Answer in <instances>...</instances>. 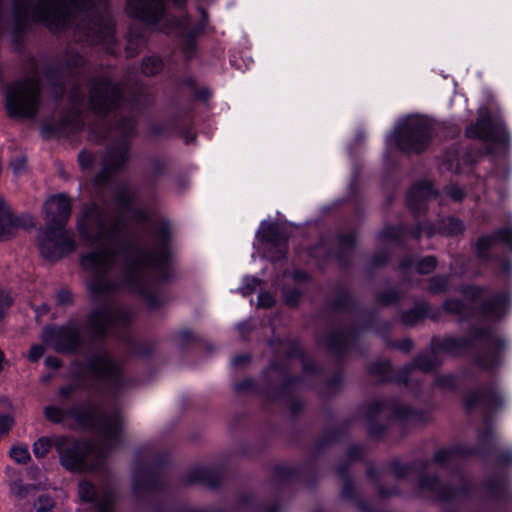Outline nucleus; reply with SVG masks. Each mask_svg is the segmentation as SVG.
<instances>
[{"instance_id": "f257e3e1", "label": "nucleus", "mask_w": 512, "mask_h": 512, "mask_svg": "<svg viewBox=\"0 0 512 512\" xmlns=\"http://www.w3.org/2000/svg\"><path fill=\"white\" fill-rule=\"evenodd\" d=\"M132 192L126 186L117 189L114 202L121 213H127L147 230L148 245L132 244V230L123 217H113L106 209L89 205L78 220L81 240L93 247L82 257V265L94 273L89 288L94 294L113 289L103 274L118 261H123L119 288L142 296L151 308L161 305L152 276L168 280L171 275L170 229L166 222L154 221L142 210L132 208Z\"/></svg>"}, {"instance_id": "f03ea898", "label": "nucleus", "mask_w": 512, "mask_h": 512, "mask_svg": "<svg viewBox=\"0 0 512 512\" xmlns=\"http://www.w3.org/2000/svg\"><path fill=\"white\" fill-rule=\"evenodd\" d=\"M104 0H29L21 12L23 16L42 22L51 30H61L74 25L91 44L101 45L113 52L116 43L114 22L109 13L98 6Z\"/></svg>"}, {"instance_id": "7ed1b4c3", "label": "nucleus", "mask_w": 512, "mask_h": 512, "mask_svg": "<svg viewBox=\"0 0 512 512\" xmlns=\"http://www.w3.org/2000/svg\"><path fill=\"white\" fill-rule=\"evenodd\" d=\"M132 319L133 313L129 309L105 303L86 317L83 328L72 322L64 326L47 327L43 330L42 340L58 352H71L86 341L102 340L107 333L125 327Z\"/></svg>"}, {"instance_id": "20e7f679", "label": "nucleus", "mask_w": 512, "mask_h": 512, "mask_svg": "<svg viewBox=\"0 0 512 512\" xmlns=\"http://www.w3.org/2000/svg\"><path fill=\"white\" fill-rule=\"evenodd\" d=\"M98 430L104 437L105 446L116 444L120 432L121 415L119 411L113 410L101 414L95 422ZM54 447L60 458L63 467L70 471L95 470L100 466L104 455V448H95L88 443L79 442L65 436L55 437Z\"/></svg>"}, {"instance_id": "39448f33", "label": "nucleus", "mask_w": 512, "mask_h": 512, "mask_svg": "<svg viewBox=\"0 0 512 512\" xmlns=\"http://www.w3.org/2000/svg\"><path fill=\"white\" fill-rule=\"evenodd\" d=\"M45 229L40 231L38 246L41 254L49 260H57L75 248L73 233L64 227L71 215L70 199L55 195L44 204Z\"/></svg>"}, {"instance_id": "423d86ee", "label": "nucleus", "mask_w": 512, "mask_h": 512, "mask_svg": "<svg viewBox=\"0 0 512 512\" xmlns=\"http://www.w3.org/2000/svg\"><path fill=\"white\" fill-rule=\"evenodd\" d=\"M96 383H104L115 388L122 386L120 364L104 349H98L87 356L86 363L78 371L77 377L69 385L59 389L62 397H68L79 388H94Z\"/></svg>"}, {"instance_id": "0eeeda50", "label": "nucleus", "mask_w": 512, "mask_h": 512, "mask_svg": "<svg viewBox=\"0 0 512 512\" xmlns=\"http://www.w3.org/2000/svg\"><path fill=\"white\" fill-rule=\"evenodd\" d=\"M41 83L38 75L9 84L5 92V108L14 119H33L41 106Z\"/></svg>"}, {"instance_id": "6e6552de", "label": "nucleus", "mask_w": 512, "mask_h": 512, "mask_svg": "<svg viewBox=\"0 0 512 512\" xmlns=\"http://www.w3.org/2000/svg\"><path fill=\"white\" fill-rule=\"evenodd\" d=\"M433 132V123L428 118L409 117L397 129L396 142L405 152H421L428 146Z\"/></svg>"}, {"instance_id": "1a4fd4ad", "label": "nucleus", "mask_w": 512, "mask_h": 512, "mask_svg": "<svg viewBox=\"0 0 512 512\" xmlns=\"http://www.w3.org/2000/svg\"><path fill=\"white\" fill-rule=\"evenodd\" d=\"M122 100V88L107 78H96L91 83L89 105L91 110L104 115L119 107Z\"/></svg>"}, {"instance_id": "9d476101", "label": "nucleus", "mask_w": 512, "mask_h": 512, "mask_svg": "<svg viewBox=\"0 0 512 512\" xmlns=\"http://www.w3.org/2000/svg\"><path fill=\"white\" fill-rule=\"evenodd\" d=\"M466 134L471 138L498 144H505L508 140V132L504 123L493 121L486 111L481 112L476 123L467 128Z\"/></svg>"}, {"instance_id": "9b49d317", "label": "nucleus", "mask_w": 512, "mask_h": 512, "mask_svg": "<svg viewBox=\"0 0 512 512\" xmlns=\"http://www.w3.org/2000/svg\"><path fill=\"white\" fill-rule=\"evenodd\" d=\"M129 145L126 139L109 147L102 160L101 172L95 177V185H105L111 176L121 171L127 163Z\"/></svg>"}, {"instance_id": "f8f14e48", "label": "nucleus", "mask_w": 512, "mask_h": 512, "mask_svg": "<svg viewBox=\"0 0 512 512\" xmlns=\"http://www.w3.org/2000/svg\"><path fill=\"white\" fill-rule=\"evenodd\" d=\"M476 339L485 338V346L476 356V363L483 369H493L502 360V353L506 347V341L493 334L490 330L476 332Z\"/></svg>"}, {"instance_id": "ddd939ff", "label": "nucleus", "mask_w": 512, "mask_h": 512, "mask_svg": "<svg viewBox=\"0 0 512 512\" xmlns=\"http://www.w3.org/2000/svg\"><path fill=\"white\" fill-rule=\"evenodd\" d=\"M44 415L47 420L53 423H60L67 418L73 419L80 425H89L97 422L96 413L89 404L73 405L69 409H64L54 405H48L44 408Z\"/></svg>"}, {"instance_id": "4468645a", "label": "nucleus", "mask_w": 512, "mask_h": 512, "mask_svg": "<svg viewBox=\"0 0 512 512\" xmlns=\"http://www.w3.org/2000/svg\"><path fill=\"white\" fill-rule=\"evenodd\" d=\"M127 12L148 24H156L164 14V1L128 0Z\"/></svg>"}, {"instance_id": "2eb2a0df", "label": "nucleus", "mask_w": 512, "mask_h": 512, "mask_svg": "<svg viewBox=\"0 0 512 512\" xmlns=\"http://www.w3.org/2000/svg\"><path fill=\"white\" fill-rule=\"evenodd\" d=\"M262 238L266 243L269 258L277 261L285 257L287 253L286 233L277 224H269L262 229Z\"/></svg>"}, {"instance_id": "dca6fc26", "label": "nucleus", "mask_w": 512, "mask_h": 512, "mask_svg": "<svg viewBox=\"0 0 512 512\" xmlns=\"http://www.w3.org/2000/svg\"><path fill=\"white\" fill-rule=\"evenodd\" d=\"M78 493L82 500L95 502L97 512H114L113 495L105 489H103L101 493H98L92 483L83 480L79 483Z\"/></svg>"}, {"instance_id": "f3484780", "label": "nucleus", "mask_w": 512, "mask_h": 512, "mask_svg": "<svg viewBox=\"0 0 512 512\" xmlns=\"http://www.w3.org/2000/svg\"><path fill=\"white\" fill-rule=\"evenodd\" d=\"M503 402V395L498 388L476 391L466 397V405L469 408L481 405L487 409H493L500 407Z\"/></svg>"}, {"instance_id": "a211bd4d", "label": "nucleus", "mask_w": 512, "mask_h": 512, "mask_svg": "<svg viewBox=\"0 0 512 512\" xmlns=\"http://www.w3.org/2000/svg\"><path fill=\"white\" fill-rule=\"evenodd\" d=\"M176 26L184 38L182 41V51L187 58L191 57L196 49L194 38L203 30L204 24L193 25L188 18H184L177 21Z\"/></svg>"}, {"instance_id": "6ab92c4d", "label": "nucleus", "mask_w": 512, "mask_h": 512, "mask_svg": "<svg viewBox=\"0 0 512 512\" xmlns=\"http://www.w3.org/2000/svg\"><path fill=\"white\" fill-rule=\"evenodd\" d=\"M508 302L507 294H496L483 303L481 313L484 317L489 319H500L506 312Z\"/></svg>"}, {"instance_id": "aec40b11", "label": "nucleus", "mask_w": 512, "mask_h": 512, "mask_svg": "<svg viewBox=\"0 0 512 512\" xmlns=\"http://www.w3.org/2000/svg\"><path fill=\"white\" fill-rule=\"evenodd\" d=\"M436 191L433 188L432 183L423 181L415 184L408 195V204L413 210L421 209V205L418 203L422 200H427L431 197H436Z\"/></svg>"}, {"instance_id": "412c9836", "label": "nucleus", "mask_w": 512, "mask_h": 512, "mask_svg": "<svg viewBox=\"0 0 512 512\" xmlns=\"http://www.w3.org/2000/svg\"><path fill=\"white\" fill-rule=\"evenodd\" d=\"M496 242H504L506 244L512 243V229L503 228L495 231L492 235L483 236L477 242L478 254L481 257L485 256V253L492 247Z\"/></svg>"}, {"instance_id": "4be33fe9", "label": "nucleus", "mask_w": 512, "mask_h": 512, "mask_svg": "<svg viewBox=\"0 0 512 512\" xmlns=\"http://www.w3.org/2000/svg\"><path fill=\"white\" fill-rule=\"evenodd\" d=\"M188 482H201L210 487H215L219 483V477L212 470L200 467L188 474Z\"/></svg>"}, {"instance_id": "5701e85b", "label": "nucleus", "mask_w": 512, "mask_h": 512, "mask_svg": "<svg viewBox=\"0 0 512 512\" xmlns=\"http://www.w3.org/2000/svg\"><path fill=\"white\" fill-rule=\"evenodd\" d=\"M470 346V343L465 338H445L439 343V349L453 354L458 355L464 351H466Z\"/></svg>"}, {"instance_id": "b1692460", "label": "nucleus", "mask_w": 512, "mask_h": 512, "mask_svg": "<svg viewBox=\"0 0 512 512\" xmlns=\"http://www.w3.org/2000/svg\"><path fill=\"white\" fill-rule=\"evenodd\" d=\"M402 269H410L415 267L419 274H428L436 267V259L433 256L425 257L418 261H404L402 263Z\"/></svg>"}, {"instance_id": "393cba45", "label": "nucleus", "mask_w": 512, "mask_h": 512, "mask_svg": "<svg viewBox=\"0 0 512 512\" xmlns=\"http://www.w3.org/2000/svg\"><path fill=\"white\" fill-rule=\"evenodd\" d=\"M153 481L154 477L149 471L136 470L133 474V488L135 491L151 489Z\"/></svg>"}, {"instance_id": "a878e982", "label": "nucleus", "mask_w": 512, "mask_h": 512, "mask_svg": "<svg viewBox=\"0 0 512 512\" xmlns=\"http://www.w3.org/2000/svg\"><path fill=\"white\" fill-rule=\"evenodd\" d=\"M420 486L423 489H429L435 493H438L442 499H447L454 496V493L447 492L446 489H442L437 478L422 477L420 480Z\"/></svg>"}, {"instance_id": "bb28decb", "label": "nucleus", "mask_w": 512, "mask_h": 512, "mask_svg": "<svg viewBox=\"0 0 512 512\" xmlns=\"http://www.w3.org/2000/svg\"><path fill=\"white\" fill-rule=\"evenodd\" d=\"M349 336L345 332H337L327 339L326 345L333 352H340L348 345Z\"/></svg>"}, {"instance_id": "cd10ccee", "label": "nucleus", "mask_w": 512, "mask_h": 512, "mask_svg": "<svg viewBox=\"0 0 512 512\" xmlns=\"http://www.w3.org/2000/svg\"><path fill=\"white\" fill-rule=\"evenodd\" d=\"M428 311V305L426 303H421L417 305L414 309L407 311L403 314L402 320L406 325H414L419 320H421Z\"/></svg>"}, {"instance_id": "c85d7f7f", "label": "nucleus", "mask_w": 512, "mask_h": 512, "mask_svg": "<svg viewBox=\"0 0 512 512\" xmlns=\"http://www.w3.org/2000/svg\"><path fill=\"white\" fill-rule=\"evenodd\" d=\"M439 230L443 234L456 235L463 230V224L458 219L448 217L441 221Z\"/></svg>"}, {"instance_id": "c756f323", "label": "nucleus", "mask_w": 512, "mask_h": 512, "mask_svg": "<svg viewBox=\"0 0 512 512\" xmlns=\"http://www.w3.org/2000/svg\"><path fill=\"white\" fill-rule=\"evenodd\" d=\"M55 438L42 437L33 444V453L37 458L45 457L54 446Z\"/></svg>"}, {"instance_id": "7c9ffc66", "label": "nucleus", "mask_w": 512, "mask_h": 512, "mask_svg": "<svg viewBox=\"0 0 512 512\" xmlns=\"http://www.w3.org/2000/svg\"><path fill=\"white\" fill-rule=\"evenodd\" d=\"M162 61L156 56L146 58L142 63V71L148 76H153L161 71Z\"/></svg>"}, {"instance_id": "2f4dec72", "label": "nucleus", "mask_w": 512, "mask_h": 512, "mask_svg": "<svg viewBox=\"0 0 512 512\" xmlns=\"http://www.w3.org/2000/svg\"><path fill=\"white\" fill-rule=\"evenodd\" d=\"M461 454L459 449H445L435 453L434 460L439 464H446L455 461V459Z\"/></svg>"}, {"instance_id": "473e14b6", "label": "nucleus", "mask_w": 512, "mask_h": 512, "mask_svg": "<svg viewBox=\"0 0 512 512\" xmlns=\"http://www.w3.org/2000/svg\"><path fill=\"white\" fill-rule=\"evenodd\" d=\"M437 365H438V362L433 353L420 355L416 359V366L424 372H428V371L432 370Z\"/></svg>"}, {"instance_id": "72a5a7b5", "label": "nucleus", "mask_w": 512, "mask_h": 512, "mask_svg": "<svg viewBox=\"0 0 512 512\" xmlns=\"http://www.w3.org/2000/svg\"><path fill=\"white\" fill-rule=\"evenodd\" d=\"M11 458L18 464H26L30 460V453L25 446H15L10 449Z\"/></svg>"}, {"instance_id": "f704fd0d", "label": "nucleus", "mask_w": 512, "mask_h": 512, "mask_svg": "<svg viewBox=\"0 0 512 512\" xmlns=\"http://www.w3.org/2000/svg\"><path fill=\"white\" fill-rule=\"evenodd\" d=\"M448 281L446 277L437 276L430 280L429 290L433 293H440L447 289Z\"/></svg>"}, {"instance_id": "c9c22d12", "label": "nucleus", "mask_w": 512, "mask_h": 512, "mask_svg": "<svg viewBox=\"0 0 512 512\" xmlns=\"http://www.w3.org/2000/svg\"><path fill=\"white\" fill-rule=\"evenodd\" d=\"M2 221L0 218V240L6 239L13 233L14 228L16 227V221L14 217H9V221Z\"/></svg>"}, {"instance_id": "e433bc0d", "label": "nucleus", "mask_w": 512, "mask_h": 512, "mask_svg": "<svg viewBox=\"0 0 512 512\" xmlns=\"http://www.w3.org/2000/svg\"><path fill=\"white\" fill-rule=\"evenodd\" d=\"M117 128L120 130L124 137H127L134 131L135 120L132 117L124 118L119 121Z\"/></svg>"}, {"instance_id": "4c0bfd02", "label": "nucleus", "mask_w": 512, "mask_h": 512, "mask_svg": "<svg viewBox=\"0 0 512 512\" xmlns=\"http://www.w3.org/2000/svg\"><path fill=\"white\" fill-rule=\"evenodd\" d=\"M436 385L443 389H452L456 386V378L452 375H442L436 379Z\"/></svg>"}, {"instance_id": "58836bf2", "label": "nucleus", "mask_w": 512, "mask_h": 512, "mask_svg": "<svg viewBox=\"0 0 512 512\" xmlns=\"http://www.w3.org/2000/svg\"><path fill=\"white\" fill-rule=\"evenodd\" d=\"M14 424V419L7 414L0 415V437L9 432Z\"/></svg>"}, {"instance_id": "ea45409f", "label": "nucleus", "mask_w": 512, "mask_h": 512, "mask_svg": "<svg viewBox=\"0 0 512 512\" xmlns=\"http://www.w3.org/2000/svg\"><path fill=\"white\" fill-rule=\"evenodd\" d=\"M14 174H21L26 168V157L25 156H17L15 159L11 161L10 164Z\"/></svg>"}, {"instance_id": "a19ab883", "label": "nucleus", "mask_w": 512, "mask_h": 512, "mask_svg": "<svg viewBox=\"0 0 512 512\" xmlns=\"http://www.w3.org/2000/svg\"><path fill=\"white\" fill-rule=\"evenodd\" d=\"M44 352H45V349L42 345L35 344L30 348L29 353H28V358L31 362H36L42 357Z\"/></svg>"}, {"instance_id": "79ce46f5", "label": "nucleus", "mask_w": 512, "mask_h": 512, "mask_svg": "<svg viewBox=\"0 0 512 512\" xmlns=\"http://www.w3.org/2000/svg\"><path fill=\"white\" fill-rule=\"evenodd\" d=\"M443 306L450 313H461L464 308V305L458 300H447Z\"/></svg>"}, {"instance_id": "37998d69", "label": "nucleus", "mask_w": 512, "mask_h": 512, "mask_svg": "<svg viewBox=\"0 0 512 512\" xmlns=\"http://www.w3.org/2000/svg\"><path fill=\"white\" fill-rule=\"evenodd\" d=\"M446 193L454 201H461L465 195L463 190L456 185H451V186L447 187Z\"/></svg>"}, {"instance_id": "c03bdc74", "label": "nucleus", "mask_w": 512, "mask_h": 512, "mask_svg": "<svg viewBox=\"0 0 512 512\" xmlns=\"http://www.w3.org/2000/svg\"><path fill=\"white\" fill-rule=\"evenodd\" d=\"M11 489L16 496L24 498L28 494L30 487L24 486L21 481H15Z\"/></svg>"}, {"instance_id": "a18cd8bd", "label": "nucleus", "mask_w": 512, "mask_h": 512, "mask_svg": "<svg viewBox=\"0 0 512 512\" xmlns=\"http://www.w3.org/2000/svg\"><path fill=\"white\" fill-rule=\"evenodd\" d=\"M52 507V500L48 496H40L35 508L38 512H44Z\"/></svg>"}, {"instance_id": "49530a36", "label": "nucleus", "mask_w": 512, "mask_h": 512, "mask_svg": "<svg viewBox=\"0 0 512 512\" xmlns=\"http://www.w3.org/2000/svg\"><path fill=\"white\" fill-rule=\"evenodd\" d=\"M93 162V156L88 152H81L79 154V163L83 169L89 168Z\"/></svg>"}, {"instance_id": "de8ad7c7", "label": "nucleus", "mask_w": 512, "mask_h": 512, "mask_svg": "<svg viewBox=\"0 0 512 512\" xmlns=\"http://www.w3.org/2000/svg\"><path fill=\"white\" fill-rule=\"evenodd\" d=\"M399 234H400L399 229L394 228V227H389V228H386L382 232V237L385 240H396L398 238Z\"/></svg>"}, {"instance_id": "09e8293b", "label": "nucleus", "mask_w": 512, "mask_h": 512, "mask_svg": "<svg viewBox=\"0 0 512 512\" xmlns=\"http://www.w3.org/2000/svg\"><path fill=\"white\" fill-rule=\"evenodd\" d=\"M12 300L8 294L4 291L0 290V318L2 317V313L4 308H7L11 305Z\"/></svg>"}, {"instance_id": "8fccbe9b", "label": "nucleus", "mask_w": 512, "mask_h": 512, "mask_svg": "<svg viewBox=\"0 0 512 512\" xmlns=\"http://www.w3.org/2000/svg\"><path fill=\"white\" fill-rule=\"evenodd\" d=\"M258 303L262 307L269 308L273 305L274 300L270 294H261L258 298Z\"/></svg>"}, {"instance_id": "3c124183", "label": "nucleus", "mask_w": 512, "mask_h": 512, "mask_svg": "<svg viewBox=\"0 0 512 512\" xmlns=\"http://www.w3.org/2000/svg\"><path fill=\"white\" fill-rule=\"evenodd\" d=\"M13 215L11 214L8 206L6 205V203L0 198V218L2 219V221H9V217H12Z\"/></svg>"}, {"instance_id": "603ef678", "label": "nucleus", "mask_w": 512, "mask_h": 512, "mask_svg": "<svg viewBox=\"0 0 512 512\" xmlns=\"http://www.w3.org/2000/svg\"><path fill=\"white\" fill-rule=\"evenodd\" d=\"M142 43H143L142 40L138 41L136 39H133L132 34H130V36L128 38V43L126 46V51H138V48Z\"/></svg>"}, {"instance_id": "864d4df0", "label": "nucleus", "mask_w": 512, "mask_h": 512, "mask_svg": "<svg viewBox=\"0 0 512 512\" xmlns=\"http://www.w3.org/2000/svg\"><path fill=\"white\" fill-rule=\"evenodd\" d=\"M249 361V356L247 354L238 355L232 359V365L238 367L242 364H245Z\"/></svg>"}, {"instance_id": "5fc2aeb1", "label": "nucleus", "mask_w": 512, "mask_h": 512, "mask_svg": "<svg viewBox=\"0 0 512 512\" xmlns=\"http://www.w3.org/2000/svg\"><path fill=\"white\" fill-rule=\"evenodd\" d=\"M354 236L352 234L346 235L341 238V246L343 248H351L354 244Z\"/></svg>"}, {"instance_id": "6e6d98bb", "label": "nucleus", "mask_w": 512, "mask_h": 512, "mask_svg": "<svg viewBox=\"0 0 512 512\" xmlns=\"http://www.w3.org/2000/svg\"><path fill=\"white\" fill-rule=\"evenodd\" d=\"M45 364L48 367L56 369V368H58L60 366V361H59V359L57 357L48 356L45 359Z\"/></svg>"}, {"instance_id": "4d7b16f0", "label": "nucleus", "mask_w": 512, "mask_h": 512, "mask_svg": "<svg viewBox=\"0 0 512 512\" xmlns=\"http://www.w3.org/2000/svg\"><path fill=\"white\" fill-rule=\"evenodd\" d=\"M83 63H84V59L80 55H74L68 61V65L74 66V67L82 65Z\"/></svg>"}, {"instance_id": "13d9d810", "label": "nucleus", "mask_w": 512, "mask_h": 512, "mask_svg": "<svg viewBox=\"0 0 512 512\" xmlns=\"http://www.w3.org/2000/svg\"><path fill=\"white\" fill-rule=\"evenodd\" d=\"M300 294L295 290L291 293V296L286 297V302L290 305H294L299 298Z\"/></svg>"}, {"instance_id": "bf43d9fd", "label": "nucleus", "mask_w": 512, "mask_h": 512, "mask_svg": "<svg viewBox=\"0 0 512 512\" xmlns=\"http://www.w3.org/2000/svg\"><path fill=\"white\" fill-rule=\"evenodd\" d=\"M247 287L251 290H254L259 285V280L257 278H247Z\"/></svg>"}, {"instance_id": "052dcab7", "label": "nucleus", "mask_w": 512, "mask_h": 512, "mask_svg": "<svg viewBox=\"0 0 512 512\" xmlns=\"http://www.w3.org/2000/svg\"><path fill=\"white\" fill-rule=\"evenodd\" d=\"M72 99L75 105L83 102V96L82 94L80 95L77 90L72 92Z\"/></svg>"}, {"instance_id": "680f3d73", "label": "nucleus", "mask_w": 512, "mask_h": 512, "mask_svg": "<svg viewBox=\"0 0 512 512\" xmlns=\"http://www.w3.org/2000/svg\"><path fill=\"white\" fill-rule=\"evenodd\" d=\"M412 347V343L410 340H404L400 345V349L408 351Z\"/></svg>"}, {"instance_id": "e2e57ef3", "label": "nucleus", "mask_w": 512, "mask_h": 512, "mask_svg": "<svg viewBox=\"0 0 512 512\" xmlns=\"http://www.w3.org/2000/svg\"><path fill=\"white\" fill-rule=\"evenodd\" d=\"M81 126H82V122L79 118V115H77L73 121V129L78 130L81 128Z\"/></svg>"}, {"instance_id": "0e129e2a", "label": "nucleus", "mask_w": 512, "mask_h": 512, "mask_svg": "<svg viewBox=\"0 0 512 512\" xmlns=\"http://www.w3.org/2000/svg\"><path fill=\"white\" fill-rule=\"evenodd\" d=\"M252 385H253V381L252 380H246L242 384H240L238 389H246V388L251 387Z\"/></svg>"}, {"instance_id": "69168bd1", "label": "nucleus", "mask_w": 512, "mask_h": 512, "mask_svg": "<svg viewBox=\"0 0 512 512\" xmlns=\"http://www.w3.org/2000/svg\"><path fill=\"white\" fill-rule=\"evenodd\" d=\"M470 292L473 296H476L480 293V289L479 288H470Z\"/></svg>"}, {"instance_id": "338daca9", "label": "nucleus", "mask_w": 512, "mask_h": 512, "mask_svg": "<svg viewBox=\"0 0 512 512\" xmlns=\"http://www.w3.org/2000/svg\"><path fill=\"white\" fill-rule=\"evenodd\" d=\"M176 5H182L186 0H172Z\"/></svg>"}, {"instance_id": "774afa93", "label": "nucleus", "mask_w": 512, "mask_h": 512, "mask_svg": "<svg viewBox=\"0 0 512 512\" xmlns=\"http://www.w3.org/2000/svg\"><path fill=\"white\" fill-rule=\"evenodd\" d=\"M210 95V92L209 91H204V93L200 96V97H203V98H208Z\"/></svg>"}]
</instances>
